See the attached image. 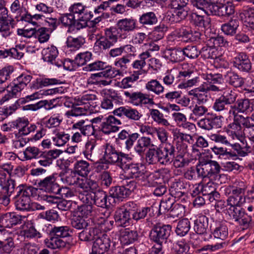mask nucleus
Instances as JSON below:
<instances>
[{"mask_svg": "<svg viewBox=\"0 0 254 254\" xmlns=\"http://www.w3.org/2000/svg\"><path fill=\"white\" fill-rule=\"evenodd\" d=\"M17 194L15 196V204L17 209L29 211L31 206V196L37 195L38 189L32 186H19L16 189Z\"/></svg>", "mask_w": 254, "mask_h": 254, "instance_id": "f257e3e1", "label": "nucleus"}, {"mask_svg": "<svg viewBox=\"0 0 254 254\" xmlns=\"http://www.w3.org/2000/svg\"><path fill=\"white\" fill-rule=\"evenodd\" d=\"M71 232L69 227L66 226L54 227L50 230L49 239L46 242L47 246L52 249L64 248L66 242L62 238L69 237Z\"/></svg>", "mask_w": 254, "mask_h": 254, "instance_id": "f03ea898", "label": "nucleus"}, {"mask_svg": "<svg viewBox=\"0 0 254 254\" xmlns=\"http://www.w3.org/2000/svg\"><path fill=\"white\" fill-rule=\"evenodd\" d=\"M221 167L217 161L211 160L207 156L200 157L196 165V173L200 179L210 178L217 175Z\"/></svg>", "mask_w": 254, "mask_h": 254, "instance_id": "7ed1b4c3", "label": "nucleus"}, {"mask_svg": "<svg viewBox=\"0 0 254 254\" xmlns=\"http://www.w3.org/2000/svg\"><path fill=\"white\" fill-rule=\"evenodd\" d=\"M124 34H122L116 27H111L105 30V36L101 37L95 43L101 50H109L118 41L119 38H125Z\"/></svg>", "mask_w": 254, "mask_h": 254, "instance_id": "20e7f679", "label": "nucleus"}, {"mask_svg": "<svg viewBox=\"0 0 254 254\" xmlns=\"http://www.w3.org/2000/svg\"><path fill=\"white\" fill-rule=\"evenodd\" d=\"M84 69L86 71H96L102 70V71L91 75L92 78L96 77H104L109 79L120 75L122 71L115 67L107 64L106 63L98 61L87 65Z\"/></svg>", "mask_w": 254, "mask_h": 254, "instance_id": "39448f33", "label": "nucleus"}, {"mask_svg": "<svg viewBox=\"0 0 254 254\" xmlns=\"http://www.w3.org/2000/svg\"><path fill=\"white\" fill-rule=\"evenodd\" d=\"M96 99V96L92 94H86L82 96L78 103L72 105L70 111L66 112L68 117H78L87 114L92 101Z\"/></svg>", "mask_w": 254, "mask_h": 254, "instance_id": "423d86ee", "label": "nucleus"}, {"mask_svg": "<svg viewBox=\"0 0 254 254\" xmlns=\"http://www.w3.org/2000/svg\"><path fill=\"white\" fill-rule=\"evenodd\" d=\"M6 177V173L3 170H0V193L3 198L2 204L4 206L9 204V197L13 192L15 185L14 180Z\"/></svg>", "mask_w": 254, "mask_h": 254, "instance_id": "0eeeda50", "label": "nucleus"}, {"mask_svg": "<svg viewBox=\"0 0 254 254\" xmlns=\"http://www.w3.org/2000/svg\"><path fill=\"white\" fill-rule=\"evenodd\" d=\"M247 188V186L242 182L239 186H230L227 189V191H229L230 194L227 199L230 206H239L245 202L244 194Z\"/></svg>", "mask_w": 254, "mask_h": 254, "instance_id": "6e6552de", "label": "nucleus"}, {"mask_svg": "<svg viewBox=\"0 0 254 254\" xmlns=\"http://www.w3.org/2000/svg\"><path fill=\"white\" fill-rule=\"evenodd\" d=\"M171 229L170 225L156 224L150 231V239L156 244H165L170 236Z\"/></svg>", "mask_w": 254, "mask_h": 254, "instance_id": "1a4fd4ad", "label": "nucleus"}, {"mask_svg": "<svg viewBox=\"0 0 254 254\" xmlns=\"http://www.w3.org/2000/svg\"><path fill=\"white\" fill-rule=\"evenodd\" d=\"M228 212L231 219L237 222L243 230L250 227L252 217L246 214L242 208L238 206H230Z\"/></svg>", "mask_w": 254, "mask_h": 254, "instance_id": "9d476101", "label": "nucleus"}, {"mask_svg": "<svg viewBox=\"0 0 254 254\" xmlns=\"http://www.w3.org/2000/svg\"><path fill=\"white\" fill-rule=\"evenodd\" d=\"M112 244L114 246L109 236L99 232L93 244L92 252L96 254H103L110 249Z\"/></svg>", "mask_w": 254, "mask_h": 254, "instance_id": "9b49d317", "label": "nucleus"}, {"mask_svg": "<svg viewBox=\"0 0 254 254\" xmlns=\"http://www.w3.org/2000/svg\"><path fill=\"white\" fill-rule=\"evenodd\" d=\"M75 172L71 173L66 177V180L69 185H73L76 183L77 178L76 173L82 177H86L90 171V165L88 162L85 160L77 161L74 164Z\"/></svg>", "mask_w": 254, "mask_h": 254, "instance_id": "f8f14e48", "label": "nucleus"}, {"mask_svg": "<svg viewBox=\"0 0 254 254\" xmlns=\"http://www.w3.org/2000/svg\"><path fill=\"white\" fill-rule=\"evenodd\" d=\"M114 115L122 119H127L131 121L137 122L140 121L142 115L136 109L129 106H122L113 111Z\"/></svg>", "mask_w": 254, "mask_h": 254, "instance_id": "ddd939ff", "label": "nucleus"}, {"mask_svg": "<svg viewBox=\"0 0 254 254\" xmlns=\"http://www.w3.org/2000/svg\"><path fill=\"white\" fill-rule=\"evenodd\" d=\"M56 181L55 175L52 174L40 180L38 183V187L41 190L48 192L61 194L62 189Z\"/></svg>", "mask_w": 254, "mask_h": 254, "instance_id": "4468645a", "label": "nucleus"}, {"mask_svg": "<svg viewBox=\"0 0 254 254\" xmlns=\"http://www.w3.org/2000/svg\"><path fill=\"white\" fill-rule=\"evenodd\" d=\"M176 36L184 42L191 43L199 40L201 33L197 30L193 31L190 26H183L177 31Z\"/></svg>", "mask_w": 254, "mask_h": 254, "instance_id": "2eb2a0df", "label": "nucleus"}, {"mask_svg": "<svg viewBox=\"0 0 254 254\" xmlns=\"http://www.w3.org/2000/svg\"><path fill=\"white\" fill-rule=\"evenodd\" d=\"M124 95L129 99L132 104L135 106L155 104L153 98H150L149 95L141 92H130L127 91L124 92Z\"/></svg>", "mask_w": 254, "mask_h": 254, "instance_id": "dca6fc26", "label": "nucleus"}, {"mask_svg": "<svg viewBox=\"0 0 254 254\" xmlns=\"http://www.w3.org/2000/svg\"><path fill=\"white\" fill-rule=\"evenodd\" d=\"M211 14L219 17H229L235 13V6L231 2L213 4L210 7Z\"/></svg>", "mask_w": 254, "mask_h": 254, "instance_id": "f3484780", "label": "nucleus"}, {"mask_svg": "<svg viewBox=\"0 0 254 254\" xmlns=\"http://www.w3.org/2000/svg\"><path fill=\"white\" fill-rule=\"evenodd\" d=\"M141 167L139 164L129 163L127 167L126 166L123 171L127 178L135 179L140 184L146 178V174L141 170Z\"/></svg>", "mask_w": 254, "mask_h": 254, "instance_id": "a211bd4d", "label": "nucleus"}, {"mask_svg": "<svg viewBox=\"0 0 254 254\" xmlns=\"http://www.w3.org/2000/svg\"><path fill=\"white\" fill-rule=\"evenodd\" d=\"M176 152L175 146L170 143H166L164 147H159V163L162 165L170 164L175 157Z\"/></svg>", "mask_w": 254, "mask_h": 254, "instance_id": "6ab92c4d", "label": "nucleus"}, {"mask_svg": "<svg viewBox=\"0 0 254 254\" xmlns=\"http://www.w3.org/2000/svg\"><path fill=\"white\" fill-rule=\"evenodd\" d=\"M13 22V19H9L8 10L4 5L0 9V32L3 37H6L10 34V25H12Z\"/></svg>", "mask_w": 254, "mask_h": 254, "instance_id": "aec40b11", "label": "nucleus"}, {"mask_svg": "<svg viewBox=\"0 0 254 254\" xmlns=\"http://www.w3.org/2000/svg\"><path fill=\"white\" fill-rule=\"evenodd\" d=\"M105 121L102 122L101 130L106 134H109L111 132H116L119 130V127L118 125L122 124L120 120L115 118L113 116H109L105 118Z\"/></svg>", "mask_w": 254, "mask_h": 254, "instance_id": "412c9836", "label": "nucleus"}, {"mask_svg": "<svg viewBox=\"0 0 254 254\" xmlns=\"http://www.w3.org/2000/svg\"><path fill=\"white\" fill-rule=\"evenodd\" d=\"M233 65L243 72H249L252 69V63L245 53H240L234 58Z\"/></svg>", "mask_w": 254, "mask_h": 254, "instance_id": "4be33fe9", "label": "nucleus"}, {"mask_svg": "<svg viewBox=\"0 0 254 254\" xmlns=\"http://www.w3.org/2000/svg\"><path fill=\"white\" fill-rule=\"evenodd\" d=\"M22 217L15 213H7L0 217V223L2 227L11 228L13 225L21 224Z\"/></svg>", "mask_w": 254, "mask_h": 254, "instance_id": "5701e85b", "label": "nucleus"}, {"mask_svg": "<svg viewBox=\"0 0 254 254\" xmlns=\"http://www.w3.org/2000/svg\"><path fill=\"white\" fill-rule=\"evenodd\" d=\"M231 108L233 110V112L236 111L237 113L249 114L253 110V105L250 100L247 98H242L237 100L236 102L233 105L231 106Z\"/></svg>", "mask_w": 254, "mask_h": 254, "instance_id": "b1692460", "label": "nucleus"}, {"mask_svg": "<svg viewBox=\"0 0 254 254\" xmlns=\"http://www.w3.org/2000/svg\"><path fill=\"white\" fill-rule=\"evenodd\" d=\"M117 28L120 32H129L136 28V20L132 17L120 19L117 23Z\"/></svg>", "mask_w": 254, "mask_h": 254, "instance_id": "393cba45", "label": "nucleus"}, {"mask_svg": "<svg viewBox=\"0 0 254 254\" xmlns=\"http://www.w3.org/2000/svg\"><path fill=\"white\" fill-rule=\"evenodd\" d=\"M121 151L112 145L106 144L105 146L104 158L105 162L110 164L117 163L120 159Z\"/></svg>", "mask_w": 254, "mask_h": 254, "instance_id": "a878e982", "label": "nucleus"}, {"mask_svg": "<svg viewBox=\"0 0 254 254\" xmlns=\"http://www.w3.org/2000/svg\"><path fill=\"white\" fill-rule=\"evenodd\" d=\"M114 219L118 226L126 227L131 223V216L122 208H118L115 212Z\"/></svg>", "mask_w": 254, "mask_h": 254, "instance_id": "bb28decb", "label": "nucleus"}, {"mask_svg": "<svg viewBox=\"0 0 254 254\" xmlns=\"http://www.w3.org/2000/svg\"><path fill=\"white\" fill-rule=\"evenodd\" d=\"M163 57L174 63L180 62L185 60L183 50L181 48L166 49L163 52Z\"/></svg>", "mask_w": 254, "mask_h": 254, "instance_id": "cd10ccee", "label": "nucleus"}, {"mask_svg": "<svg viewBox=\"0 0 254 254\" xmlns=\"http://www.w3.org/2000/svg\"><path fill=\"white\" fill-rule=\"evenodd\" d=\"M32 78V76L30 75L23 74L17 77L13 82V86L11 89L12 93L16 94L17 92L21 91L30 83Z\"/></svg>", "mask_w": 254, "mask_h": 254, "instance_id": "c85d7f7f", "label": "nucleus"}, {"mask_svg": "<svg viewBox=\"0 0 254 254\" xmlns=\"http://www.w3.org/2000/svg\"><path fill=\"white\" fill-rule=\"evenodd\" d=\"M138 137L139 134L137 133H131L129 131L125 129L122 130L118 134V139L125 141V147L127 150H129L132 147L134 142Z\"/></svg>", "mask_w": 254, "mask_h": 254, "instance_id": "c756f323", "label": "nucleus"}, {"mask_svg": "<svg viewBox=\"0 0 254 254\" xmlns=\"http://www.w3.org/2000/svg\"><path fill=\"white\" fill-rule=\"evenodd\" d=\"M234 122L229 125L230 128V132L233 136V138L235 137L239 140H241L246 134L241 124L237 122V114H235L233 112Z\"/></svg>", "mask_w": 254, "mask_h": 254, "instance_id": "7c9ffc66", "label": "nucleus"}, {"mask_svg": "<svg viewBox=\"0 0 254 254\" xmlns=\"http://www.w3.org/2000/svg\"><path fill=\"white\" fill-rule=\"evenodd\" d=\"M138 237L136 230L129 228L125 229L121 232L120 241L124 245H129L136 241Z\"/></svg>", "mask_w": 254, "mask_h": 254, "instance_id": "2f4dec72", "label": "nucleus"}, {"mask_svg": "<svg viewBox=\"0 0 254 254\" xmlns=\"http://www.w3.org/2000/svg\"><path fill=\"white\" fill-rule=\"evenodd\" d=\"M186 186L184 183L181 181L173 182L169 189L170 194L174 198L180 199L185 194Z\"/></svg>", "mask_w": 254, "mask_h": 254, "instance_id": "473e14b6", "label": "nucleus"}, {"mask_svg": "<svg viewBox=\"0 0 254 254\" xmlns=\"http://www.w3.org/2000/svg\"><path fill=\"white\" fill-rule=\"evenodd\" d=\"M12 127H15L18 130V133L20 135H27L34 131L37 127L35 125H29L27 122H22L21 120H16L12 123Z\"/></svg>", "mask_w": 254, "mask_h": 254, "instance_id": "72a5a7b5", "label": "nucleus"}, {"mask_svg": "<svg viewBox=\"0 0 254 254\" xmlns=\"http://www.w3.org/2000/svg\"><path fill=\"white\" fill-rule=\"evenodd\" d=\"M58 53L57 48L54 46H51L43 50V59L45 62L56 65V62L60 60L57 59Z\"/></svg>", "mask_w": 254, "mask_h": 254, "instance_id": "f704fd0d", "label": "nucleus"}, {"mask_svg": "<svg viewBox=\"0 0 254 254\" xmlns=\"http://www.w3.org/2000/svg\"><path fill=\"white\" fill-rule=\"evenodd\" d=\"M224 77L230 85L236 88L242 87L245 83L244 78L232 70L228 71Z\"/></svg>", "mask_w": 254, "mask_h": 254, "instance_id": "c9c22d12", "label": "nucleus"}, {"mask_svg": "<svg viewBox=\"0 0 254 254\" xmlns=\"http://www.w3.org/2000/svg\"><path fill=\"white\" fill-rule=\"evenodd\" d=\"M99 232L98 229L95 227L83 228V230L78 233L79 239L81 241L90 242L95 240Z\"/></svg>", "mask_w": 254, "mask_h": 254, "instance_id": "e433bc0d", "label": "nucleus"}, {"mask_svg": "<svg viewBox=\"0 0 254 254\" xmlns=\"http://www.w3.org/2000/svg\"><path fill=\"white\" fill-rule=\"evenodd\" d=\"M239 27V21L237 19H231L228 22L223 24L221 30L224 34L230 36H234Z\"/></svg>", "mask_w": 254, "mask_h": 254, "instance_id": "4c0bfd02", "label": "nucleus"}, {"mask_svg": "<svg viewBox=\"0 0 254 254\" xmlns=\"http://www.w3.org/2000/svg\"><path fill=\"white\" fill-rule=\"evenodd\" d=\"M92 197L94 203L98 207L107 208L111 204L107 202L108 195L106 192L99 189L93 193Z\"/></svg>", "mask_w": 254, "mask_h": 254, "instance_id": "58836bf2", "label": "nucleus"}, {"mask_svg": "<svg viewBox=\"0 0 254 254\" xmlns=\"http://www.w3.org/2000/svg\"><path fill=\"white\" fill-rule=\"evenodd\" d=\"M154 146V145L152 143L150 138L142 136L140 137L137 140L134 149L136 152L139 155H141L144 153L147 148Z\"/></svg>", "mask_w": 254, "mask_h": 254, "instance_id": "ea45409f", "label": "nucleus"}, {"mask_svg": "<svg viewBox=\"0 0 254 254\" xmlns=\"http://www.w3.org/2000/svg\"><path fill=\"white\" fill-rule=\"evenodd\" d=\"M189 94L192 96V100H196L198 104L205 102L208 99L207 91L204 87H199L191 90L189 92Z\"/></svg>", "mask_w": 254, "mask_h": 254, "instance_id": "a19ab883", "label": "nucleus"}, {"mask_svg": "<svg viewBox=\"0 0 254 254\" xmlns=\"http://www.w3.org/2000/svg\"><path fill=\"white\" fill-rule=\"evenodd\" d=\"M193 229L195 232L199 235L204 234L206 232L208 226V218L202 215L195 220L194 223Z\"/></svg>", "mask_w": 254, "mask_h": 254, "instance_id": "79ce46f5", "label": "nucleus"}, {"mask_svg": "<svg viewBox=\"0 0 254 254\" xmlns=\"http://www.w3.org/2000/svg\"><path fill=\"white\" fill-rule=\"evenodd\" d=\"M237 122L241 124L246 134L249 133V131L254 129V120L252 116L251 117H244L242 115L237 114Z\"/></svg>", "mask_w": 254, "mask_h": 254, "instance_id": "37998d69", "label": "nucleus"}, {"mask_svg": "<svg viewBox=\"0 0 254 254\" xmlns=\"http://www.w3.org/2000/svg\"><path fill=\"white\" fill-rule=\"evenodd\" d=\"M85 122L82 120L74 124L73 128L80 130L81 133L85 136H89L94 134V127L92 125H85Z\"/></svg>", "mask_w": 254, "mask_h": 254, "instance_id": "c03bdc74", "label": "nucleus"}, {"mask_svg": "<svg viewBox=\"0 0 254 254\" xmlns=\"http://www.w3.org/2000/svg\"><path fill=\"white\" fill-rule=\"evenodd\" d=\"M85 42V38L82 36L76 37L68 36L66 44L67 47L70 48L71 50H77L81 48Z\"/></svg>", "mask_w": 254, "mask_h": 254, "instance_id": "a18cd8bd", "label": "nucleus"}, {"mask_svg": "<svg viewBox=\"0 0 254 254\" xmlns=\"http://www.w3.org/2000/svg\"><path fill=\"white\" fill-rule=\"evenodd\" d=\"M190 228V222L188 218L180 220L176 228V233L180 237L185 236L189 232Z\"/></svg>", "mask_w": 254, "mask_h": 254, "instance_id": "49530a36", "label": "nucleus"}, {"mask_svg": "<svg viewBox=\"0 0 254 254\" xmlns=\"http://www.w3.org/2000/svg\"><path fill=\"white\" fill-rule=\"evenodd\" d=\"M158 18L153 12H147L142 14L139 18V22L142 25L152 26L157 23Z\"/></svg>", "mask_w": 254, "mask_h": 254, "instance_id": "de8ad7c7", "label": "nucleus"}, {"mask_svg": "<svg viewBox=\"0 0 254 254\" xmlns=\"http://www.w3.org/2000/svg\"><path fill=\"white\" fill-rule=\"evenodd\" d=\"M135 48L130 45H126L118 48L111 49L108 53L110 57L116 58L121 56L124 52L126 53H133Z\"/></svg>", "mask_w": 254, "mask_h": 254, "instance_id": "09e8293b", "label": "nucleus"}, {"mask_svg": "<svg viewBox=\"0 0 254 254\" xmlns=\"http://www.w3.org/2000/svg\"><path fill=\"white\" fill-rule=\"evenodd\" d=\"M110 196L122 200L123 198L128 196L126 188L124 186H115L112 187L109 190Z\"/></svg>", "mask_w": 254, "mask_h": 254, "instance_id": "8fccbe9b", "label": "nucleus"}, {"mask_svg": "<svg viewBox=\"0 0 254 254\" xmlns=\"http://www.w3.org/2000/svg\"><path fill=\"white\" fill-rule=\"evenodd\" d=\"M175 201V199L171 196L163 198L160 203L159 212L160 214H165L169 211H170Z\"/></svg>", "mask_w": 254, "mask_h": 254, "instance_id": "3c124183", "label": "nucleus"}, {"mask_svg": "<svg viewBox=\"0 0 254 254\" xmlns=\"http://www.w3.org/2000/svg\"><path fill=\"white\" fill-rule=\"evenodd\" d=\"M240 15L247 27H249L254 23V8H247Z\"/></svg>", "mask_w": 254, "mask_h": 254, "instance_id": "603ef678", "label": "nucleus"}, {"mask_svg": "<svg viewBox=\"0 0 254 254\" xmlns=\"http://www.w3.org/2000/svg\"><path fill=\"white\" fill-rule=\"evenodd\" d=\"M145 88L149 91L159 95L164 92V88L156 79H151L145 84Z\"/></svg>", "mask_w": 254, "mask_h": 254, "instance_id": "864d4df0", "label": "nucleus"}, {"mask_svg": "<svg viewBox=\"0 0 254 254\" xmlns=\"http://www.w3.org/2000/svg\"><path fill=\"white\" fill-rule=\"evenodd\" d=\"M159 147L149 148L146 153L145 158L149 164L159 163Z\"/></svg>", "mask_w": 254, "mask_h": 254, "instance_id": "5fc2aeb1", "label": "nucleus"}, {"mask_svg": "<svg viewBox=\"0 0 254 254\" xmlns=\"http://www.w3.org/2000/svg\"><path fill=\"white\" fill-rule=\"evenodd\" d=\"M168 30V27L164 23H160L155 26L152 32V35L155 41L162 39Z\"/></svg>", "mask_w": 254, "mask_h": 254, "instance_id": "6e6d98bb", "label": "nucleus"}, {"mask_svg": "<svg viewBox=\"0 0 254 254\" xmlns=\"http://www.w3.org/2000/svg\"><path fill=\"white\" fill-rule=\"evenodd\" d=\"M134 56L133 53H127L125 56L115 62V65L124 70L127 68V65L133 60Z\"/></svg>", "mask_w": 254, "mask_h": 254, "instance_id": "4d7b16f0", "label": "nucleus"}, {"mask_svg": "<svg viewBox=\"0 0 254 254\" xmlns=\"http://www.w3.org/2000/svg\"><path fill=\"white\" fill-rule=\"evenodd\" d=\"M207 43L208 45H210V46H213L215 48L217 47H228L230 46L229 42L221 36L210 38L207 40Z\"/></svg>", "mask_w": 254, "mask_h": 254, "instance_id": "13d9d810", "label": "nucleus"}, {"mask_svg": "<svg viewBox=\"0 0 254 254\" xmlns=\"http://www.w3.org/2000/svg\"><path fill=\"white\" fill-rule=\"evenodd\" d=\"M51 104H50L47 100H41L35 104H28L22 107L23 110H31L33 111H37L42 107H45L46 109L49 110L52 107L51 106Z\"/></svg>", "mask_w": 254, "mask_h": 254, "instance_id": "bf43d9fd", "label": "nucleus"}, {"mask_svg": "<svg viewBox=\"0 0 254 254\" xmlns=\"http://www.w3.org/2000/svg\"><path fill=\"white\" fill-rule=\"evenodd\" d=\"M191 2L194 7L204 11L208 14H211L210 7L213 5V4H210L206 0H191Z\"/></svg>", "mask_w": 254, "mask_h": 254, "instance_id": "052dcab7", "label": "nucleus"}, {"mask_svg": "<svg viewBox=\"0 0 254 254\" xmlns=\"http://www.w3.org/2000/svg\"><path fill=\"white\" fill-rule=\"evenodd\" d=\"M200 55L204 59H212L216 58V50L213 46L208 45L207 43L206 46L202 47L200 50H199Z\"/></svg>", "mask_w": 254, "mask_h": 254, "instance_id": "680f3d73", "label": "nucleus"}, {"mask_svg": "<svg viewBox=\"0 0 254 254\" xmlns=\"http://www.w3.org/2000/svg\"><path fill=\"white\" fill-rule=\"evenodd\" d=\"M59 83V80L56 78H37L34 82L32 87L35 88H41L50 85L57 84Z\"/></svg>", "mask_w": 254, "mask_h": 254, "instance_id": "e2e57ef3", "label": "nucleus"}, {"mask_svg": "<svg viewBox=\"0 0 254 254\" xmlns=\"http://www.w3.org/2000/svg\"><path fill=\"white\" fill-rule=\"evenodd\" d=\"M150 115L154 121L157 123L159 125L168 127L170 125L168 121L165 119L164 115L158 110L151 109L150 110Z\"/></svg>", "mask_w": 254, "mask_h": 254, "instance_id": "0e129e2a", "label": "nucleus"}, {"mask_svg": "<svg viewBox=\"0 0 254 254\" xmlns=\"http://www.w3.org/2000/svg\"><path fill=\"white\" fill-rule=\"evenodd\" d=\"M162 179L158 177L157 175L148 176L146 174V178L144 182H141L142 186L155 188L162 184Z\"/></svg>", "mask_w": 254, "mask_h": 254, "instance_id": "69168bd1", "label": "nucleus"}, {"mask_svg": "<svg viewBox=\"0 0 254 254\" xmlns=\"http://www.w3.org/2000/svg\"><path fill=\"white\" fill-rule=\"evenodd\" d=\"M89 220L79 216H74L71 221L72 226L76 229H83L88 227L89 225Z\"/></svg>", "mask_w": 254, "mask_h": 254, "instance_id": "338daca9", "label": "nucleus"}, {"mask_svg": "<svg viewBox=\"0 0 254 254\" xmlns=\"http://www.w3.org/2000/svg\"><path fill=\"white\" fill-rule=\"evenodd\" d=\"M238 96V94L234 90L230 89L225 91L221 95L228 105H234L237 101Z\"/></svg>", "mask_w": 254, "mask_h": 254, "instance_id": "774afa93", "label": "nucleus"}]
</instances>
